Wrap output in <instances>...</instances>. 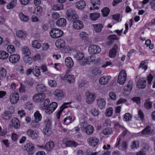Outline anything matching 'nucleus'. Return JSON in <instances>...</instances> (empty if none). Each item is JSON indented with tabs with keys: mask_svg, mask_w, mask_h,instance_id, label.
Returning a JSON list of instances; mask_svg holds the SVG:
<instances>
[{
	"mask_svg": "<svg viewBox=\"0 0 155 155\" xmlns=\"http://www.w3.org/2000/svg\"><path fill=\"white\" fill-rule=\"evenodd\" d=\"M65 17L68 20H71L73 22L72 27L74 29L78 30L83 28V23L82 21L77 20L78 16L75 10L71 8L68 9L65 15Z\"/></svg>",
	"mask_w": 155,
	"mask_h": 155,
	"instance_id": "obj_1",
	"label": "nucleus"
},
{
	"mask_svg": "<svg viewBox=\"0 0 155 155\" xmlns=\"http://www.w3.org/2000/svg\"><path fill=\"white\" fill-rule=\"evenodd\" d=\"M74 57L81 65L89 64L90 63L94 62L95 61V59H92V58H85L84 54L81 52L77 53L74 55Z\"/></svg>",
	"mask_w": 155,
	"mask_h": 155,
	"instance_id": "obj_2",
	"label": "nucleus"
},
{
	"mask_svg": "<svg viewBox=\"0 0 155 155\" xmlns=\"http://www.w3.org/2000/svg\"><path fill=\"white\" fill-rule=\"evenodd\" d=\"M63 34V31L57 28H52L50 33V36L53 38H56L61 36Z\"/></svg>",
	"mask_w": 155,
	"mask_h": 155,
	"instance_id": "obj_3",
	"label": "nucleus"
},
{
	"mask_svg": "<svg viewBox=\"0 0 155 155\" xmlns=\"http://www.w3.org/2000/svg\"><path fill=\"white\" fill-rule=\"evenodd\" d=\"M85 95L86 97V103L89 104L92 103L96 97V95L95 93L89 91L86 92Z\"/></svg>",
	"mask_w": 155,
	"mask_h": 155,
	"instance_id": "obj_4",
	"label": "nucleus"
},
{
	"mask_svg": "<svg viewBox=\"0 0 155 155\" xmlns=\"http://www.w3.org/2000/svg\"><path fill=\"white\" fill-rule=\"evenodd\" d=\"M88 51L91 54H95L99 53L101 51V49L98 45H92L89 46Z\"/></svg>",
	"mask_w": 155,
	"mask_h": 155,
	"instance_id": "obj_5",
	"label": "nucleus"
},
{
	"mask_svg": "<svg viewBox=\"0 0 155 155\" xmlns=\"http://www.w3.org/2000/svg\"><path fill=\"white\" fill-rule=\"evenodd\" d=\"M39 147L45 150L47 152H49L52 150L54 147V143L52 141H50L48 142L45 146H39Z\"/></svg>",
	"mask_w": 155,
	"mask_h": 155,
	"instance_id": "obj_6",
	"label": "nucleus"
},
{
	"mask_svg": "<svg viewBox=\"0 0 155 155\" xmlns=\"http://www.w3.org/2000/svg\"><path fill=\"white\" fill-rule=\"evenodd\" d=\"M58 104L56 102H53L45 109L46 113L48 114H50L52 113L55 110Z\"/></svg>",
	"mask_w": 155,
	"mask_h": 155,
	"instance_id": "obj_7",
	"label": "nucleus"
},
{
	"mask_svg": "<svg viewBox=\"0 0 155 155\" xmlns=\"http://www.w3.org/2000/svg\"><path fill=\"white\" fill-rule=\"evenodd\" d=\"M45 97V94L44 93H38L35 94L33 97V100L37 102H39L43 100Z\"/></svg>",
	"mask_w": 155,
	"mask_h": 155,
	"instance_id": "obj_8",
	"label": "nucleus"
},
{
	"mask_svg": "<svg viewBox=\"0 0 155 155\" xmlns=\"http://www.w3.org/2000/svg\"><path fill=\"white\" fill-rule=\"evenodd\" d=\"M19 99V95L17 93H14L10 95V102L12 104H16Z\"/></svg>",
	"mask_w": 155,
	"mask_h": 155,
	"instance_id": "obj_9",
	"label": "nucleus"
},
{
	"mask_svg": "<svg viewBox=\"0 0 155 155\" xmlns=\"http://www.w3.org/2000/svg\"><path fill=\"white\" fill-rule=\"evenodd\" d=\"M97 104L98 107L101 109H103L105 108L106 102L105 100L102 98H98L96 100Z\"/></svg>",
	"mask_w": 155,
	"mask_h": 155,
	"instance_id": "obj_10",
	"label": "nucleus"
},
{
	"mask_svg": "<svg viewBox=\"0 0 155 155\" xmlns=\"http://www.w3.org/2000/svg\"><path fill=\"white\" fill-rule=\"evenodd\" d=\"M20 59V55L17 54H12L9 57L10 62L12 64L16 63L19 61Z\"/></svg>",
	"mask_w": 155,
	"mask_h": 155,
	"instance_id": "obj_11",
	"label": "nucleus"
},
{
	"mask_svg": "<svg viewBox=\"0 0 155 155\" xmlns=\"http://www.w3.org/2000/svg\"><path fill=\"white\" fill-rule=\"evenodd\" d=\"M27 135L33 139L38 138L39 137V132L37 131H33L31 129H29L27 131Z\"/></svg>",
	"mask_w": 155,
	"mask_h": 155,
	"instance_id": "obj_12",
	"label": "nucleus"
},
{
	"mask_svg": "<svg viewBox=\"0 0 155 155\" xmlns=\"http://www.w3.org/2000/svg\"><path fill=\"white\" fill-rule=\"evenodd\" d=\"M132 81H131L129 82L128 84L125 86L123 92L124 95H127L130 93V91L132 89Z\"/></svg>",
	"mask_w": 155,
	"mask_h": 155,
	"instance_id": "obj_13",
	"label": "nucleus"
},
{
	"mask_svg": "<svg viewBox=\"0 0 155 155\" xmlns=\"http://www.w3.org/2000/svg\"><path fill=\"white\" fill-rule=\"evenodd\" d=\"M110 78V76H103L100 78L99 82L101 85H106L109 83Z\"/></svg>",
	"mask_w": 155,
	"mask_h": 155,
	"instance_id": "obj_14",
	"label": "nucleus"
},
{
	"mask_svg": "<svg viewBox=\"0 0 155 155\" xmlns=\"http://www.w3.org/2000/svg\"><path fill=\"white\" fill-rule=\"evenodd\" d=\"M54 95L57 98H62L65 96V93L61 90L57 89L53 92Z\"/></svg>",
	"mask_w": 155,
	"mask_h": 155,
	"instance_id": "obj_15",
	"label": "nucleus"
},
{
	"mask_svg": "<svg viewBox=\"0 0 155 155\" xmlns=\"http://www.w3.org/2000/svg\"><path fill=\"white\" fill-rule=\"evenodd\" d=\"M146 85V81L145 78H140L137 83V86L139 89L145 88Z\"/></svg>",
	"mask_w": 155,
	"mask_h": 155,
	"instance_id": "obj_16",
	"label": "nucleus"
},
{
	"mask_svg": "<svg viewBox=\"0 0 155 155\" xmlns=\"http://www.w3.org/2000/svg\"><path fill=\"white\" fill-rule=\"evenodd\" d=\"M87 142L90 146L94 147L98 144L99 140L95 137H90L87 139Z\"/></svg>",
	"mask_w": 155,
	"mask_h": 155,
	"instance_id": "obj_17",
	"label": "nucleus"
},
{
	"mask_svg": "<svg viewBox=\"0 0 155 155\" xmlns=\"http://www.w3.org/2000/svg\"><path fill=\"white\" fill-rule=\"evenodd\" d=\"M65 65L68 68H71L74 66V62L72 58L69 57L66 58L65 60Z\"/></svg>",
	"mask_w": 155,
	"mask_h": 155,
	"instance_id": "obj_18",
	"label": "nucleus"
},
{
	"mask_svg": "<svg viewBox=\"0 0 155 155\" xmlns=\"http://www.w3.org/2000/svg\"><path fill=\"white\" fill-rule=\"evenodd\" d=\"M118 49L117 46L116 44L114 45L112 48L110 49L109 51V56L110 58H114L116 56Z\"/></svg>",
	"mask_w": 155,
	"mask_h": 155,
	"instance_id": "obj_19",
	"label": "nucleus"
},
{
	"mask_svg": "<svg viewBox=\"0 0 155 155\" xmlns=\"http://www.w3.org/2000/svg\"><path fill=\"white\" fill-rule=\"evenodd\" d=\"M67 24L66 19L64 18H61L58 19L56 22V25L59 27H64Z\"/></svg>",
	"mask_w": 155,
	"mask_h": 155,
	"instance_id": "obj_20",
	"label": "nucleus"
},
{
	"mask_svg": "<svg viewBox=\"0 0 155 155\" xmlns=\"http://www.w3.org/2000/svg\"><path fill=\"white\" fill-rule=\"evenodd\" d=\"M12 125L16 129H18L20 127V123L18 120L16 118L12 119Z\"/></svg>",
	"mask_w": 155,
	"mask_h": 155,
	"instance_id": "obj_21",
	"label": "nucleus"
},
{
	"mask_svg": "<svg viewBox=\"0 0 155 155\" xmlns=\"http://www.w3.org/2000/svg\"><path fill=\"white\" fill-rule=\"evenodd\" d=\"M1 117L4 120H9L12 117L10 112L8 111L3 112L1 115Z\"/></svg>",
	"mask_w": 155,
	"mask_h": 155,
	"instance_id": "obj_22",
	"label": "nucleus"
},
{
	"mask_svg": "<svg viewBox=\"0 0 155 155\" xmlns=\"http://www.w3.org/2000/svg\"><path fill=\"white\" fill-rule=\"evenodd\" d=\"M34 146L33 144L31 143H28L25 146L24 149L28 152L32 151L34 150Z\"/></svg>",
	"mask_w": 155,
	"mask_h": 155,
	"instance_id": "obj_23",
	"label": "nucleus"
},
{
	"mask_svg": "<svg viewBox=\"0 0 155 155\" xmlns=\"http://www.w3.org/2000/svg\"><path fill=\"white\" fill-rule=\"evenodd\" d=\"M64 78L67 80L69 83L73 82L75 80V78L74 76L73 75L68 74V71L66 72Z\"/></svg>",
	"mask_w": 155,
	"mask_h": 155,
	"instance_id": "obj_24",
	"label": "nucleus"
},
{
	"mask_svg": "<svg viewBox=\"0 0 155 155\" xmlns=\"http://www.w3.org/2000/svg\"><path fill=\"white\" fill-rule=\"evenodd\" d=\"M86 5L85 2L83 0L80 1L76 3L75 5L77 8L82 9L84 8Z\"/></svg>",
	"mask_w": 155,
	"mask_h": 155,
	"instance_id": "obj_25",
	"label": "nucleus"
},
{
	"mask_svg": "<svg viewBox=\"0 0 155 155\" xmlns=\"http://www.w3.org/2000/svg\"><path fill=\"white\" fill-rule=\"evenodd\" d=\"M93 26L94 31L97 32H100L103 28V25L101 24H93Z\"/></svg>",
	"mask_w": 155,
	"mask_h": 155,
	"instance_id": "obj_26",
	"label": "nucleus"
},
{
	"mask_svg": "<svg viewBox=\"0 0 155 155\" xmlns=\"http://www.w3.org/2000/svg\"><path fill=\"white\" fill-rule=\"evenodd\" d=\"M94 130V127L92 126L88 125L84 131L87 135H90L93 133Z\"/></svg>",
	"mask_w": 155,
	"mask_h": 155,
	"instance_id": "obj_27",
	"label": "nucleus"
},
{
	"mask_svg": "<svg viewBox=\"0 0 155 155\" xmlns=\"http://www.w3.org/2000/svg\"><path fill=\"white\" fill-rule=\"evenodd\" d=\"M55 45L58 48H63L65 45L64 41L63 39L57 40L55 43Z\"/></svg>",
	"mask_w": 155,
	"mask_h": 155,
	"instance_id": "obj_28",
	"label": "nucleus"
},
{
	"mask_svg": "<svg viewBox=\"0 0 155 155\" xmlns=\"http://www.w3.org/2000/svg\"><path fill=\"white\" fill-rule=\"evenodd\" d=\"M100 16V14L98 13H94L90 14V19L91 21H94L97 20Z\"/></svg>",
	"mask_w": 155,
	"mask_h": 155,
	"instance_id": "obj_29",
	"label": "nucleus"
},
{
	"mask_svg": "<svg viewBox=\"0 0 155 155\" xmlns=\"http://www.w3.org/2000/svg\"><path fill=\"white\" fill-rule=\"evenodd\" d=\"M151 127L149 126H147L141 132V134L144 135H149L152 133Z\"/></svg>",
	"mask_w": 155,
	"mask_h": 155,
	"instance_id": "obj_30",
	"label": "nucleus"
},
{
	"mask_svg": "<svg viewBox=\"0 0 155 155\" xmlns=\"http://www.w3.org/2000/svg\"><path fill=\"white\" fill-rule=\"evenodd\" d=\"M33 74L36 77H38L41 74L40 70L38 67L36 66L33 68Z\"/></svg>",
	"mask_w": 155,
	"mask_h": 155,
	"instance_id": "obj_31",
	"label": "nucleus"
},
{
	"mask_svg": "<svg viewBox=\"0 0 155 155\" xmlns=\"http://www.w3.org/2000/svg\"><path fill=\"white\" fill-rule=\"evenodd\" d=\"M36 88L37 91L38 92L45 91L46 90V87L43 84H38Z\"/></svg>",
	"mask_w": 155,
	"mask_h": 155,
	"instance_id": "obj_32",
	"label": "nucleus"
},
{
	"mask_svg": "<svg viewBox=\"0 0 155 155\" xmlns=\"http://www.w3.org/2000/svg\"><path fill=\"white\" fill-rule=\"evenodd\" d=\"M147 61L148 60H147L142 61L140 63L139 68L144 69V71H145L147 69V65L146 64Z\"/></svg>",
	"mask_w": 155,
	"mask_h": 155,
	"instance_id": "obj_33",
	"label": "nucleus"
},
{
	"mask_svg": "<svg viewBox=\"0 0 155 155\" xmlns=\"http://www.w3.org/2000/svg\"><path fill=\"white\" fill-rule=\"evenodd\" d=\"M152 102H150L149 99H147L146 100L144 104V107L147 110L151 109L152 107Z\"/></svg>",
	"mask_w": 155,
	"mask_h": 155,
	"instance_id": "obj_34",
	"label": "nucleus"
},
{
	"mask_svg": "<svg viewBox=\"0 0 155 155\" xmlns=\"http://www.w3.org/2000/svg\"><path fill=\"white\" fill-rule=\"evenodd\" d=\"M19 16L21 20L23 22L27 21L29 19V17L24 15L22 13H20L19 14Z\"/></svg>",
	"mask_w": 155,
	"mask_h": 155,
	"instance_id": "obj_35",
	"label": "nucleus"
},
{
	"mask_svg": "<svg viewBox=\"0 0 155 155\" xmlns=\"http://www.w3.org/2000/svg\"><path fill=\"white\" fill-rule=\"evenodd\" d=\"M16 35L20 38H23L26 37V34L25 32L20 30L17 32Z\"/></svg>",
	"mask_w": 155,
	"mask_h": 155,
	"instance_id": "obj_36",
	"label": "nucleus"
},
{
	"mask_svg": "<svg viewBox=\"0 0 155 155\" xmlns=\"http://www.w3.org/2000/svg\"><path fill=\"white\" fill-rule=\"evenodd\" d=\"M72 117L71 116L67 117L64 119V123L67 125H69L70 124L72 123L73 121V120H72Z\"/></svg>",
	"mask_w": 155,
	"mask_h": 155,
	"instance_id": "obj_37",
	"label": "nucleus"
},
{
	"mask_svg": "<svg viewBox=\"0 0 155 155\" xmlns=\"http://www.w3.org/2000/svg\"><path fill=\"white\" fill-rule=\"evenodd\" d=\"M139 142L138 141H133L131 145V148L133 149H137L139 147Z\"/></svg>",
	"mask_w": 155,
	"mask_h": 155,
	"instance_id": "obj_38",
	"label": "nucleus"
},
{
	"mask_svg": "<svg viewBox=\"0 0 155 155\" xmlns=\"http://www.w3.org/2000/svg\"><path fill=\"white\" fill-rule=\"evenodd\" d=\"M23 53L25 55V56H28L31 54L30 51L27 47L25 46L22 48Z\"/></svg>",
	"mask_w": 155,
	"mask_h": 155,
	"instance_id": "obj_39",
	"label": "nucleus"
},
{
	"mask_svg": "<svg viewBox=\"0 0 155 155\" xmlns=\"http://www.w3.org/2000/svg\"><path fill=\"white\" fill-rule=\"evenodd\" d=\"M8 57V54L6 52L3 51H0V58L2 59H7Z\"/></svg>",
	"mask_w": 155,
	"mask_h": 155,
	"instance_id": "obj_40",
	"label": "nucleus"
},
{
	"mask_svg": "<svg viewBox=\"0 0 155 155\" xmlns=\"http://www.w3.org/2000/svg\"><path fill=\"white\" fill-rule=\"evenodd\" d=\"M35 120L40 121L41 119V116L38 111H37L34 114Z\"/></svg>",
	"mask_w": 155,
	"mask_h": 155,
	"instance_id": "obj_41",
	"label": "nucleus"
},
{
	"mask_svg": "<svg viewBox=\"0 0 155 155\" xmlns=\"http://www.w3.org/2000/svg\"><path fill=\"white\" fill-rule=\"evenodd\" d=\"M127 79L126 77H123L120 76H118V77L117 81L120 84H123L125 82Z\"/></svg>",
	"mask_w": 155,
	"mask_h": 155,
	"instance_id": "obj_42",
	"label": "nucleus"
},
{
	"mask_svg": "<svg viewBox=\"0 0 155 155\" xmlns=\"http://www.w3.org/2000/svg\"><path fill=\"white\" fill-rule=\"evenodd\" d=\"M17 1L16 0H12V1L7 5L8 9L12 8L16 4Z\"/></svg>",
	"mask_w": 155,
	"mask_h": 155,
	"instance_id": "obj_43",
	"label": "nucleus"
},
{
	"mask_svg": "<svg viewBox=\"0 0 155 155\" xmlns=\"http://www.w3.org/2000/svg\"><path fill=\"white\" fill-rule=\"evenodd\" d=\"M102 15L104 16H107L110 13L109 9L107 7H105L102 9L101 11Z\"/></svg>",
	"mask_w": 155,
	"mask_h": 155,
	"instance_id": "obj_44",
	"label": "nucleus"
},
{
	"mask_svg": "<svg viewBox=\"0 0 155 155\" xmlns=\"http://www.w3.org/2000/svg\"><path fill=\"white\" fill-rule=\"evenodd\" d=\"M24 62L26 64H30L32 62V59L31 57L25 56L23 58Z\"/></svg>",
	"mask_w": 155,
	"mask_h": 155,
	"instance_id": "obj_45",
	"label": "nucleus"
},
{
	"mask_svg": "<svg viewBox=\"0 0 155 155\" xmlns=\"http://www.w3.org/2000/svg\"><path fill=\"white\" fill-rule=\"evenodd\" d=\"M32 45L33 47L37 49H39L41 47L40 43L36 40H34L32 42Z\"/></svg>",
	"mask_w": 155,
	"mask_h": 155,
	"instance_id": "obj_46",
	"label": "nucleus"
},
{
	"mask_svg": "<svg viewBox=\"0 0 155 155\" xmlns=\"http://www.w3.org/2000/svg\"><path fill=\"white\" fill-rule=\"evenodd\" d=\"M113 112V109L112 107H110L107 109L106 112V115L107 117H111Z\"/></svg>",
	"mask_w": 155,
	"mask_h": 155,
	"instance_id": "obj_47",
	"label": "nucleus"
},
{
	"mask_svg": "<svg viewBox=\"0 0 155 155\" xmlns=\"http://www.w3.org/2000/svg\"><path fill=\"white\" fill-rule=\"evenodd\" d=\"M39 121H32L31 123V125L33 128H37L39 127L40 126Z\"/></svg>",
	"mask_w": 155,
	"mask_h": 155,
	"instance_id": "obj_48",
	"label": "nucleus"
},
{
	"mask_svg": "<svg viewBox=\"0 0 155 155\" xmlns=\"http://www.w3.org/2000/svg\"><path fill=\"white\" fill-rule=\"evenodd\" d=\"M7 71L4 68L0 67V77H5L6 75Z\"/></svg>",
	"mask_w": 155,
	"mask_h": 155,
	"instance_id": "obj_49",
	"label": "nucleus"
},
{
	"mask_svg": "<svg viewBox=\"0 0 155 155\" xmlns=\"http://www.w3.org/2000/svg\"><path fill=\"white\" fill-rule=\"evenodd\" d=\"M43 132L45 135L49 136L51 134V128L45 127L43 129Z\"/></svg>",
	"mask_w": 155,
	"mask_h": 155,
	"instance_id": "obj_50",
	"label": "nucleus"
},
{
	"mask_svg": "<svg viewBox=\"0 0 155 155\" xmlns=\"http://www.w3.org/2000/svg\"><path fill=\"white\" fill-rule=\"evenodd\" d=\"M8 51L10 53H13L15 51V48L12 45H8L7 47Z\"/></svg>",
	"mask_w": 155,
	"mask_h": 155,
	"instance_id": "obj_51",
	"label": "nucleus"
},
{
	"mask_svg": "<svg viewBox=\"0 0 155 155\" xmlns=\"http://www.w3.org/2000/svg\"><path fill=\"white\" fill-rule=\"evenodd\" d=\"M92 73L94 75H99L101 74V71L98 68H96L93 69Z\"/></svg>",
	"mask_w": 155,
	"mask_h": 155,
	"instance_id": "obj_52",
	"label": "nucleus"
},
{
	"mask_svg": "<svg viewBox=\"0 0 155 155\" xmlns=\"http://www.w3.org/2000/svg\"><path fill=\"white\" fill-rule=\"evenodd\" d=\"M112 132L111 128H108L104 129L102 132V134L105 135H109Z\"/></svg>",
	"mask_w": 155,
	"mask_h": 155,
	"instance_id": "obj_53",
	"label": "nucleus"
},
{
	"mask_svg": "<svg viewBox=\"0 0 155 155\" xmlns=\"http://www.w3.org/2000/svg\"><path fill=\"white\" fill-rule=\"evenodd\" d=\"M53 9L54 10H59L63 9V5L61 4L54 5L53 6Z\"/></svg>",
	"mask_w": 155,
	"mask_h": 155,
	"instance_id": "obj_54",
	"label": "nucleus"
},
{
	"mask_svg": "<svg viewBox=\"0 0 155 155\" xmlns=\"http://www.w3.org/2000/svg\"><path fill=\"white\" fill-rule=\"evenodd\" d=\"M131 119V114L129 113L126 114L124 116L123 118L124 120L125 121H128L130 120Z\"/></svg>",
	"mask_w": 155,
	"mask_h": 155,
	"instance_id": "obj_55",
	"label": "nucleus"
},
{
	"mask_svg": "<svg viewBox=\"0 0 155 155\" xmlns=\"http://www.w3.org/2000/svg\"><path fill=\"white\" fill-rule=\"evenodd\" d=\"M49 85L51 87H56L57 84L56 82L54 80H50L48 81Z\"/></svg>",
	"mask_w": 155,
	"mask_h": 155,
	"instance_id": "obj_56",
	"label": "nucleus"
},
{
	"mask_svg": "<svg viewBox=\"0 0 155 155\" xmlns=\"http://www.w3.org/2000/svg\"><path fill=\"white\" fill-rule=\"evenodd\" d=\"M51 17L53 19L56 20L60 17V15L58 13L54 12L51 15Z\"/></svg>",
	"mask_w": 155,
	"mask_h": 155,
	"instance_id": "obj_57",
	"label": "nucleus"
},
{
	"mask_svg": "<svg viewBox=\"0 0 155 155\" xmlns=\"http://www.w3.org/2000/svg\"><path fill=\"white\" fill-rule=\"evenodd\" d=\"M79 36L83 39H85L88 36V35L85 32L81 31L79 34Z\"/></svg>",
	"mask_w": 155,
	"mask_h": 155,
	"instance_id": "obj_58",
	"label": "nucleus"
},
{
	"mask_svg": "<svg viewBox=\"0 0 155 155\" xmlns=\"http://www.w3.org/2000/svg\"><path fill=\"white\" fill-rule=\"evenodd\" d=\"M127 146L126 141H123L120 146L121 147V150H125L127 149Z\"/></svg>",
	"mask_w": 155,
	"mask_h": 155,
	"instance_id": "obj_59",
	"label": "nucleus"
},
{
	"mask_svg": "<svg viewBox=\"0 0 155 155\" xmlns=\"http://www.w3.org/2000/svg\"><path fill=\"white\" fill-rule=\"evenodd\" d=\"M110 98L113 100H115L117 98L115 94L113 92H110L109 94Z\"/></svg>",
	"mask_w": 155,
	"mask_h": 155,
	"instance_id": "obj_60",
	"label": "nucleus"
},
{
	"mask_svg": "<svg viewBox=\"0 0 155 155\" xmlns=\"http://www.w3.org/2000/svg\"><path fill=\"white\" fill-rule=\"evenodd\" d=\"M150 148L149 145L147 143H144L142 145V150L145 151V152L148 150Z\"/></svg>",
	"mask_w": 155,
	"mask_h": 155,
	"instance_id": "obj_61",
	"label": "nucleus"
},
{
	"mask_svg": "<svg viewBox=\"0 0 155 155\" xmlns=\"http://www.w3.org/2000/svg\"><path fill=\"white\" fill-rule=\"evenodd\" d=\"M51 122L48 119H46L45 121V127L50 128Z\"/></svg>",
	"mask_w": 155,
	"mask_h": 155,
	"instance_id": "obj_62",
	"label": "nucleus"
},
{
	"mask_svg": "<svg viewBox=\"0 0 155 155\" xmlns=\"http://www.w3.org/2000/svg\"><path fill=\"white\" fill-rule=\"evenodd\" d=\"M80 125L81 130L84 131L88 125L86 122H83L81 123Z\"/></svg>",
	"mask_w": 155,
	"mask_h": 155,
	"instance_id": "obj_63",
	"label": "nucleus"
},
{
	"mask_svg": "<svg viewBox=\"0 0 155 155\" xmlns=\"http://www.w3.org/2000/svg\"><path fill=\"white\" fill-rule=\"evenodd\" d=\"M132 100L137 104H139L140 101V98L138 97H134L132 98Z\"/></svg>",
	"mask_w": 155,
	"mask_h": 155,
	"instance_id": "obj_64",
	"label": "nucleus"
}]
</instances>
